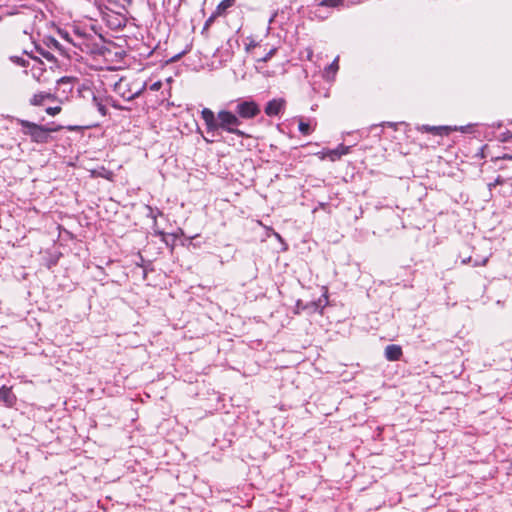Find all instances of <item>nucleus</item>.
<instances>
[{
    "label": "nucleus",
    "mask_w": 512,
    "mask_h": 512,
    "mask_svg": "<svg viewBox=\"0 0 512 512\" xmlns=\"http://www.w3.org/2000/svg\"><path fill=\"white\" fill-rule=\"evenodd\" d=\"M201 116L206 124L208 133H213L218 129H222L237 136H247L243 131L237 128L241 124L239 117L230 111L221 110L218 112L216 117L211 109L204 108L201 111Z\"/></svg>",
    "instance_id": "1"
},
{
    "label": "nucleus",
    "mask_w": 512,
    "mask_h": 512,
    "mask_svg": "<svg viewBox=\"0 0 512 512\" xmlns=\"http://www.w3.org/2000/svg\"><path fill=\"white\" fill-rule=\"evenodd\" d=\"M146 84L138 81H130L127 78H120L114 83L113 90L124 100L130 101L138 97L144 90Z\"/></svg>",
    "instance_id": "2"
},
{
    "label": "nucleus",
    "mask_w": 512,
    "mask_h": 512,
    "mask_svg": "<svg viewBox=\"0 0 512 512\" xmlns=\"http://www.w3.org/2000/svg\"><path fill=\"white\" fill-rule=\"evenodd\" d=\"M19 124L22 127L23 133L30 136L31 139L37 143H46L49 133L58 130L57 128H48L27 120H19Z\"/></svg>",
    "instance_id": "3"
},
{
    "label": "nucleus",
    "mask_w": 512,
    "mask_h": 512,
    "mask_svg": "<svg viewBox=\"0 0 512 512\" xmlns=\"http://www.w3.org/2000/svg\"><path fill=\"white\" fill-rule=\"evenodd\" d=\"M235 112L240 118L252 119L260 113V108L254 101H241L236 105Z\"/></svg>",
    "instance_id": "4"
},
{
    "label": "nucleus",
    "mask_w": 512,
    "mask_h": 512,
    "mask_svg": "<svg viewBox=\"0 0 512 512\" xmlns=\"http://www.w3.org/2000/svg\"><path fill=\"white\" fill-rule=\"evenodd\" d=\"M350 152V146H345L340 144L335 149H324L318 153L320 159L328 158L330 161L334 162L339 160L343 155H347Z\"/></svg>",
    "instance_id": "5"
},
{
    "label": "nucleus",
    "mask_w": 512,
    "mask_h": 512,
    "mask_svg": "<svg viewBox=\"0 0 512 512\" xmlns=\"http://www.w3.org/2000/svg\"><path fill=\"white\" fill-rule=\"evenodd\" d=\"M32 61H33V64L30 69L32 77L38 82H46L47 79L44 78V73H45L44 63L37 58H33Z\"/></svg>",
    "instance_id": "6"
},
{
    "label": "nucleus",
    "mask_w": 512,
    "mask_h": 512,
    "mask_svg": "<svg viewBox=\"0 0 512 512\" xmlns=\"http://www.w3.org/2000/svg\"><path fill=\"white\" fill-rule=\"evenodd\" d=\"M421 132H427L432 133L434 135H448L451 132V126H429V125H422L418 128Z\"/></svg>",
    "instance_id": "7"
},
{
    "label": "nucleus",
    "mask_w": 512,
    "mask_h": 512,
    "mask_svg": "<svg viewBox=\"0 0 512 512\" xmlns=\"http://www.w3.org/2000/svg\"><path fill=\"white\" fill-rule=\"evenodd\" d=\"M284 107V101L281 99H273L269 101L265 107V113L268 116H276Z\"/></svg>",
    "instance_id": "8"
},
{
    "label": "nucleus",
    "mask_w": 512,
    "mask_h": 512,
    "mask_svg": "<svg viewBox=\"0 0 512 512\" xmlns=\"http://www.w3.org/2000/svg\"><path fill=\"white\" fill-rule=\"evenodd\" d=\"M54 99H55V97L51 93L39 92V93L34 94L30 98L29 103L32 106H42L46 100H54Z\"/></svg>",
    "instance_id": "9"
},
{
    "label": "nucleus",
    "mask_w": 512,
    "mask_h": 512,
    "mask_svg": "<svg viewBox=\"0 0 512 512\" xmlns=\"http://www.w3.org/2000/svg\"><path fill=\"white\" fill-rule=\"evenodd\" d=\"M0 400L7 406H13L16 401L15 395L12 393L11 388L2 386L0 387Z\"/></svg>",
    "instance_id": "10"
},
{
    "label": "nucleus",
    "mask_w": 512,
    "mask_h": 512,
    "mask_svg": "<svg viewBox=\"0 0 512 512\" xmlns=\"http://www.w3.org/2000/svg\"><path fill=\"white\" fill-rule=\"evenodd\" d=\"M401 355H402V349L398 345L392 344V345H388L385 348V357L389 361H397L400 359Z\"/></svg>",
    "instance_id": "11"
},
{
    "label": "nucleus",
    "mask_w": 512,
    "mask_h": 512,
    "mask_svg": "<svg viewBox=\"0 0 512 512\" xmlns=\"http://www.w3.org/2000/svg\"><path fill=\"white\" fill-rule=\"evenodd\" d=\"M338 60H339V58L336 57L334 59V61L329 66H327L325 68L324 74H323L325 79H327V80H333L334 79V77H335V75H336V73H337V71L339 69Z\"/></svg>",
    "instance_id": "12"
},
{
    "label": "nucleus",
    "mask_w": 512,
    "mask_h": 512,
    "mask_svg": "<svg viewBox=\"0 0 512 512\" xmlns=\"http://www.w3.org/2000/svg\"><path fill=\"white\" fill-rule=\"evenodd\" d=\"M235 3V0H223L221 1L217 8H216V14L222 15L226 12V10L230 7H232Z\"/></svg>",
    "instance_id": "13"
},
{
    "label": "nucleus",
    "mask_w": 512,
    "mask_h": 512,
    "mask_svg": "<svg viewBox=\"0 0 512 512\" xmlns=\"http://www.w3.org/2000/svg\"><path fill=\"white\" fill-rule=\"evenodd\" d=\"M475 126L474 124H468L465 126H451V132L452 131H460L462 133H475Z\"/></svg>",
    "instance_id": "14"
},
{
    "label": "nucleus",
    "mask_w": 512,
    "mask_h": 512,
    "mask_svg": "<svg viewBox=\"0 0 512 512\" xmlns=\"http://www.w3.org/2000/svg\"><path fill=\"white\" fill-rule=\"evenodd\" d=\"M92 100H93L94 105L97 107V110L99 111V113L102 116H105L107 114V109H106L105 105L103 104L102 100L95 95L93 96Z\"/></svg>",
    "instance_id": "15"
},
{
    "label": "nucleus",
    "mask_w": 512,
    "mask_h": 512,
    "mask_svg": "<svg viewBox=\"0 0 512 512\" xmlns=\"http://www.w3.org/2000/svg\"><path fill=\"white\" fill-rule=\"evenodd\" d=\"M343 4V0H322L319 7H338Z\"/></svg>",
    "instance_id": "16"
},
{
    "label": "nucleus",
    "mask_w": 512,
    "mask_h": 512,
    "mask_svg": "<svg viewBox=\"0 0 512 512\" xmlns=\"http://www.w3.org/2000/svg\"><path fill=\"white\" fill-rule=\"evenodd\" d=\"M298 129L303 135H309L312 132L310 124L302 119L299 120Z\"/></svg>",
    "instance_id": "17"
},
{
    "label": "nucleus",
    "mask_w": 512,
    "mask_h": 512,
    "mask_svg": "<svg viewBox=\"0 0 512 512\" xmlns=\"http://www.w3.org/2000/svg\"><path fill=\"white\" fill-rule=\"evenodd\" d=\"M498 140L501 142H508V141L512 140V132H510V131L502 132L498 136Z\"/></svg>",
    "instance_id": "18"
},
{
    "label": "nucleus",
    "mask_w": 512,
    "mask_h": 512,
    "mask_svg": "<svg viewBox=\"0 0 512 512\" xmlns=\"http://www.w3.org/2000/svg\"><path fill=\"white\" fill-rule=\"evenodd\" d=\"M275 53H276V48H271L269 50V52L267 54H265V56H263L262 58H259L257 61L267 62L274 56Z\"/></svg>",
    "instance_id": "19"
},
{
    "label": "nucleus",
    "mask_w": 512,
    "mask_h": 512,
    "mask_svg": "<svg viewBox=\"0 0 512 512\" xmlns=\"http://www.w3.org/2000/svg\"><path fill=\"white\" fill-rule=\"evenodd\" d=\"M505 183H506V180L503 179L502 177L498 176L494 182L488 184V188H489V190H492V188L495 187L496 185H503Z\"/></svg>",
    "instance_id": "20"
},
{
    "label": "nucleus",
    "mask_w": 512,
    "mask_h": 512,
    "mask_svg": "<svg viewBox=\"0 0 512 512\" xmlns=\"http://www.w3.org/2000/svg\"><path fill=\"white\" fill-rule=\"evenodd\" d=\"M60 111H61V107L60 106L48 107L46 109V113L49 114L50 116H55V115L59 114Z\"/></svg>",
    "instance_id": "21"
},
{
    "label": "nucleus",
    "mask_w": 512,
    "mask_h": 512,
    "mask_svg": "<svg viewBox=\"0 0 512 512\" xmlns=\"http://www.w3.org/2000/svg\"><path fill=\"white\" fill-rule=\"evenodd\" d=\"M161 87H162V83H161L160 81H157V82L153 83V84L150 86V89H151L152 91H158V90H160V89H161Z\"/></svg>",
    "instance_id": "22"
},
{
    "label": "nucleus",
    "mask_w": 512,
    "mask_h": 512,
    "mask_svg": "<svg viewBox=\"0 0 512 512\" xmlns=\"http://www.w3.org/2000/svg\"><path fill=\"white\" fill-rule=\"evenodd\" d=\"M256 45H257V44H256L254 41H251V42L247 45L246 49H247V50H250L251 48L256 47Z\"/></svg>",
    "instance_id": "23"
},
{
    "label": "nucleus",
    "mask_w": 512,
    "mask_h": 512,
    "mask_svg": "<svg viewBox=\"0 0 512 512\" xmlns=\"http://www.w3.org/2000/svg\"><path fill=\"white\" fill-rule=\"evenodd\" d=\"M487 260H488V259H487V258H485V259H483V261H482L481 263L474 262V264H473V265H474V266H478V265H485V264H486V262H487Z\"/></svg>",
    "instance_id": "24"
},
{
    "label": "nucleus",
    "mask_w": 512,
    "mask_h": 512,
    "mask_svg": "<svg viewBox=\"0 0 512 512\" xmlns=\"http://www.w3.org/2000/svg\"><path fill=\"white\" fill-rule=\"evenodd\" d=\"M501 158L502 159L512 160V154H504Z\"/></svg>",
    "instance_id": "25"
},
{
    "label": "nucleus",
    "mask_w": 512,
    "mask_h": 512,
    "mask_svg": "<svg viewBox=\"0 0 512 512\" xmlns=\"http://www.w3.org/2000/svg\"><path fill=\"white\" fill-rule=\"evenodd\" d=\"M512 192V184H509V189L503 191L504 194H510Z\"/></svg>",
    "instance_id": "26"
},
{
    "label": "nucleus",
    "mask_w": 512,
    "mask_h": 512,
    "mask_svg": "<svg viewBox=\"0 0 512 512\" xmlns=\"http://www.w3.org/2000/svg\"><path fill=\"white\" fill-rule=\"evenodd\" d=\"M471 260H472V259H471V257H468V258L463 259V260H462V263H463V264H467V263H470V262H471Z\"/></svg>",
    "instance_id": "27"
},
{
    "label": "nucleus",
    "mask_w": 512,
    "mask_h": 512,
    "mask_svg": "<svg viewBox=\"0 0 512 512\" xmlns=\"http://www.w3.org/2000/svg\"><path fill=\"white\" fill-rule=\"evenodd\" d=\"M66 81H68V78H66V77H62V78H60V79L58 80V83L60 84V83H64V82H66Z\"/></svg>",
    "instance_id": "28"
},
{
    "label": "nucleus",
    "mask_w": 512,
    "mask_h": 512,
    "mask_svg": "<svg viewBox=\"0 0 512 512\" xmlns=\"http://www.w3.org/2000/svg\"><path fill=\"white\" fill-rule=\"evenodd\" d=\"M306 307L302 306L301 301L297 302V309H305Z\"/></svg>",
    "instance_id": "29"
},
{
    "label": "nucleus",
    "mask_w": 512,
    "mask_h": 512,
    "mask_svg": "<svg viewBox=\"0 0 512 512\" xmlns=\"http://www.w3.org/2000/svg\"><path fill=\"white\" fill-rule=\"evenodd\" d=\"M47 59H51L52 58V55L50 53H45L43 54Z\"/></svg>",
    "instance_id": "30"
},
{
    "label": "nucleus",
    "mask_w": 512,
    "mask_h": 512,
    "mask_svg": "<svg viewBox=\"0 0 512 512\" xmlns=\"http://www.w3.org/2000/svg\"><path fill=\"white\" fill-rule=\"evenodd\" d=\"M312 54H313L312 50H309V51H308V58H309V59H311Z\"/></svg>",
    "instance_id": "31"
},
{
    "label": "nucleus",
    "mask_w": 512,
    "mask_h": 512,
    "mask_svg": "<svg viewBox=\"0 0 512 512\" xmlns=\"http://www.w3.org/2000/svg\"><path fill=\"white\" fill-rule=\"evenodd\" d=\"M112 106H113L114 108H117V109H122V107H120L119 105H117V104H115V103H113V104H112Z\"/></svg>",
    "instance_id": "32"
},
{
    "label": "nucleus",
    "mask_w": 512,
    "mask_h": 512,
    "mask_svg": "<svg viewBox=\"0 0 512 512\" xmlns=\"http://www.w3.org/2000/svg\"><path fill=\"white\" fill-rule=\"evenodd\" d=\"M386 125L390 126V127H393L394 126V123H391V122H387L385 123Z\"/></svg>",
    "instance_id": "33"
},
{
    "label": "nucleus",
    "mask_w": 512,
    "mask_h": 512,
    "mask_svg": "<svg viewBox=\"0 0 512 512\" xmlns=\"http://www.w3.org/2000/svg\"><path fill=\"white\" fill-rule=\"evenodd\" d=\"M53 43H54L55 46H58L57 40H53Z\"/></svg>",
    "instance_id": "34"
}]
</instances>
